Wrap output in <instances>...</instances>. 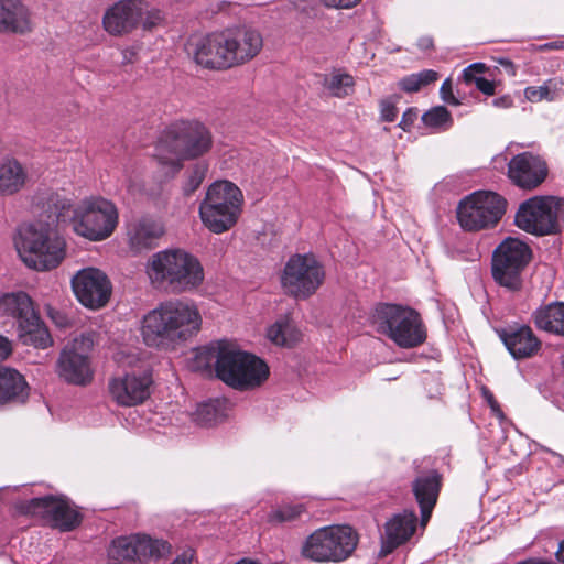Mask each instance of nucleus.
Masks as SVG:
<instances>
[{"instance_id":"56","label":"nucleus","mask_w":564,"mask_h":564,"mask_svg":"<svg viewBox=\"0 0 564 564\" xmlns=\"http://www.w3.org/2000/svg\"><path fill=\"white\" fill-rule=\"evenodd\" d=\"M555 555L560 562L564 563V540L562 542H560L558 549H557Z\"/></svg>"},{"instance_id":"11","label":"nucleus","mask_w":564,"mask_h":564,"mask_svg":"<svg viewBox=\"0 0 564 564\" xmlns=\"http://www.w3.org/2000/svg\"><path fill=\"white\" fill-rule=\"evenodd\" d=\"M507 200L490 191H478L466 196L457 207L462 228L478 231L495 227L506 213Z\"/></svg>"},{"instance_id":"35","label":"nucleus","mask_w":564,"mask_h":564,"mask_svg":"<svg viewBox=\"0 0 564 564\" xmlns=\"http://www.w3.org/2000/svg\"><path fill=\"white\" fill-rule=\"evenodd\" d=\"M564 82L562 78L554 77L545 80L541 86H529L524 89V97L530 102H540L542 100L553 101L557 98Z\"/></svg>"},{"instance_id":"42","label":"nucleus","mask_w":564,"mask_h":564,"mask_svg":"<svg viewBox=\"0 0 564 564\" xmlns=\"http://www.w3.org/2000/svg\"><path fill=\"white\" fill-rule=\"evenodd\" d=\"M441 98L449 105L457 106L459 105L458 99L453 94L452 83L449 79L443 82L440 89Z\"/></svg>"},{"instance_id":"25","label":"nucleus","mask_w":564,"mask_h":564,"mask_svg":"<svg viewBox=\"0 0 564 564\" xmlns=\"http://www.w3.org/2000/svg\"><path fill=\"white\" fill-rule=\"evenodd\" d=\"M163 234L164 226L159 219L143 216L128 225L129 247L135 253L152 249Z\"/></svg>"},{"instance_id":"8","label":"nucleus","mask_w":564,"mask_h":564,"mask_svg":"<svg viewBox=\"0 0 564 564\" xmlns=\"http://www.w3.org/2000/svg\"><path fill=\"white\" fill-rule=\"evenodd\" d=\"M358 540V533L350 525L323 527L306 538L302 554L317 563H339L354 553Z\"/></svg>"},{"instance_id":"33","label":"nucleus","mask_w":564,"mask_h":564,"mask_svg":"<svg viewBox=\"0 0 564 564\" xmlns=\"http://www.w3.org/2000/svg\"><path fill=\"white\" fill-rule=\"evenodd\" d=\"M26 180L24 169L17 160H7L0 165V193L13 194L20 191Z\"/></svg>"},{"instance_id":"15","label":"nucleus","mask_w":564,"mask_h":564,"mask_svg":"<svg viewBox=\"0 0 564 564\" xmlns=\"http://www.w3.org/2000/svg\"><path fill=\"white\" fill-rule=\"evenodd\" d=\"M93 348L90 336L82 335L67 344L61 351L57 372L65 381L86 384L93 377L89 352Z\"/></svg>"},{"instance_id":"39","label":"nucleus","mask_w":564,"mask_h":564,"mask_svg":"<svg viewBox=\"0 0 564 564\" xmlns=\"http://www.w3.org/2000/svg\"><path fill=\"white\" fill-rule=\"evenodd\" d=\"M208 171V165L205 162L195 163L188 171L183 185L185 195L194 193L203 183Z\"/></svg>"},{"instance_id":"3","label":"nucleus","mask_w":564,"mask_h":564,"mask_svg":"<svg viewBox=\"0 0 564 564\" xmlns=\"http://www.w3.org/2000/svg\"><path fill=\"white\" fill-rule=\"evenodd\" d=\"M196 359L198 366L208 367L214 361L216 377L239 391L260 387L270 373L261 358L226 340L203 347L196 354Z\"/></svg>"},{"instance_id":"30","label":"nucleus","mask_w":564,"mask_h":564,"mask_svg":"<svg viewBox=\"0 0 564 564\" xmlns=\"http://www.w3.org/2000/svg\"><path fill=\"white\" fill-rule=\"evenodd\" d=\"M532 318L539 329L564 337V302L540 306Z\"/></svg>"},{"instance_id":"34","label":"nucleus","mask_w":564,"mask_h":564,"mask_svg":"<svg viewBox=\"0 0 564 564\" xmlns=\"http://www.w3.org/2000/svg\"><path fill=\"white\" fill-rule=\"evenodd\" d=\"M267 336L275 345L291 347L300 340L301 333L289 316H282L268 328Z\"/></svg>"},{"instance_id":"47","label":"nucleus","mask_w":564,"mask_h":564,"mask_svg":"<svg viewBox=\"0 0 564 564\" xmlns=\"http://www.w3.org/2000/svg\"><path fill=\"white\" fill-rule=\"evenodd\" d=\"M327 7L350 9L357 6L361 0H323Z\"/></svg>"},{"instance_id":"10","label":"nucleus","mask_w":564,"mask_h":564,"mask_svg":"<svg viewBox=\"0 0 564 564\" xmlns=\"http://www.w3.org/2000/svg\"><path fill=\"white\" fill-rule=\"evenodd\" d=\"M531 250L523 241L508 237L494 251L491 273L495 282L510 292H519Z\"/></svg>"},{"instance_id":"50","label":"nucleus","mask_w":564,"mask_h":564,"mask_svg":"<svg viewBox=\"0 0 564 564\" xmlns=\"http://www.w3.org/2000/svg\"><path fill=\"white\" fill-rule=\"evenodd\" d=\"M139 47L131 46L122 51V63L130 64L133 63L134 57L137 56Z\"/></svg>"},{"instance_id":"7","label":"nucleus","mask_w":564,"mask_h":564,"mask_svg":"<svg viewBox=\"0 0 564 564\" xmlns=\"http://www.w3.org/2000/svg\"><path fill=\"white\" fill-rule=\"evenodd\" d=\"M66 219L73 230L91 241L108 238L118 225V210L113 203L102 197H89L66 209Z\"/></svg>"},{"instance_id":"27","label":"nucleus","mask_w":564,"mask_h":564,"mask_svg":"<svg viewBox=\"0 0 564 564\" xmlns=\"http://www.w3.org/2000/svg\"><path fill=\"white\" fill-rule=\"evenodd\" d=\"M441 489V476L437 471H430L417 476L412 490L421 510V523L425 525L434 509Z\"/></svg>"},{"instance_id":"6","label":"nucleus","mask_w":564,"mask_h":564,"mask_svg":"<svg viewBox=\"0 0 564 564\" xmlns=\"http://www.w3.org/2000/svg\"><path fill=\"white\" fill-rule=\"evenodd\" d=\"M373 323L380 334L401 348L417 347L426 339L420 314L409 306L379 304L373 313Z\"/></svg>"},{"instance_id":"51","label":"nucleus","mask_w":564,"mask_h":564,"mask_svg":"<svg viewBox=\"0 0 564 564\" xmlns=\"http://www.w3.org/2000/svg\"><path fill=\"white\" fill-rule=\"evenodd\" d=\"M539 51L564 50V40L552 41L538 46Z\"/></svg>"},{"instance_id":"44","label":"nucleus","mask_w":564,"mask_h":564,"mask_svg":"<svg viewBox=\"0 0 564 564\" xmlns=\"http://www.w3.org/2000/svg\"><path fill=\"white\" fill-rule=\"evenodd\" d=\"M414 74L419 80L421 88L437 79V73L432 69H424Z\"/></svg>"},{"instance_id":"20","label":"nucleus","mask_w":564,"mask_h":564,"mask_svg":"<svg viewBox=\"0 0 564 564\" xmlns=\"http://www.w3.org/2000/svg\"><path fill=\"white\" fill-rule=\"evenodd\" d=\"M144 9V0H119L105 12L104 28L112 35L130 33L140 24Z\"/></svg>"},{"instance_id":"4","label":"nucleus","mask_w":564,"mask_h":564,"mask_svg":"<svg viewBox=\"0 0 564 564\" xmlns=\"http://www.w3.org/2000/svg\"><path fill=\"white\" fill-rule=\"evenodd\" d=\"M213 145L209 129L196 120L171 123L162 132L155 145V158L167 177H173L183 167L184 160L207 153Z\"/></svg>"},{"instance_id":"29","label":"nucleus","mask_w":564,"mask_h":564,"mask_svg":"<svg viewBox=\"0 0 564 564\" xmlns=\"http://www.w3.org/2000/svg\"><path fill=\"white\" fill-rule=\"evenodd\" d=\"M204 200L213 203L214 208L220 206L239 217L242 193L234 183L218 181L209 186Z\"/></svg>"},{"instance_id":"22","label":"nucleus","mask_w":564,"mask_h":564,"mask_svg":"<svg viewBox=\"0 0 564 564\" xmlns=\"http://www.w3.org/2000/svg\"><path fill=\"white\" fill-rule=\"evenodd\" d=\"M224 36L231 67L251 61L263 46L262 35L253 29H227Z\"/></svg>"},{"instance_id":"17","label":"nucleus","mask_w":564,"mask_h":564,"mask_svg":"<svg viewBox=\"0 0 564 564\" xmlns=\"http://www.w3.org/2000/svg\"><path fill=\"white\" fill-rule=\"evenodd\" d=\"M170 549L164 540L132 534L115 539L108 549V556L116 561H142L163 557L170 553Z\"/></svg>"},{"instance_id":"49","label":"nucleus","mask_w":564,"mask_h":564,"mask_svg":"<svg viewBox=\"0 0 564 564\" xmlns=\"http://www.w3.org/2000/svg\"><path fill=\"white\" fill-rule=\"evenodd\" d=\"M12 352L11 341L3 335H0V359H6Z\"/></svg>"},{"instance_id":"55","label":"nucleus","mask_w":564,"mask_h":564,"mask_svg":"<svg viewBox=\"0 0 564 564\" xmlns=\"http://www.w3.org/2000/svg\"><path fill=\"white\" fill-rule=\"evenodd\" d=\"M489 403H490V406H491V410L497 414V416L499 417H502L503 414L502 412L500 411L497 402L494 400L492 395H490V398L488 399Z\"/></svg>"},{"instance_id":"1","label":"nucleus","mask_w":564,"mask_h":564,"mask_svg":"<svg viewBox=\"0 0 564 564\" xmlns=\"http://www.w3.org/2000/svg\"><path fill=\"white\" fill-rule=\"evenodd\" d=\"M66 209H69V200L52 193L43 204L46 219L20 226L15 247L29 268L36 271L51 270L65 258L66 242L54 227L59 221H66Z\"/></svg>"},{"instance_id":"40","label":"nucleus","mask_w":564,"mask_h":564,"mask_svg":"<svg viewBox=\"0 0 564 564\" xmlns=\"http://www.w3.org/2000/svg\"><path fill=\"white\" fill-rule=\"evenodd\" d=\"M162 21V12L158 9L148 10V4L145 3V9L140 20L143 30L151 31L152 29L158 26Z\"/></svg>"},{"instance_id":"9","label":"nucleus","mask_w":564,"mask_h":564,"mask_svg":"<svg viewBox=\"0 0 564 564\" xmlns=\"http://www.w3.org/2000/svg\"><path fill=\"white\" fill-rule=\"evenodd\" d=\"M0 313L17 322L19 339L24 345L46 349L53 345L48 329L35 312L31 297L22 291L6 293L0 297Z\"/></svg>"},{"instance_id":"19","label":"nucleus","mask_w":564,"mask_h":564,"mask_svg":"<svg viewBox=\"0 0 564 564\" xmlns=\"http://www.w3.org/2000/svg\"><path fill=\"white\" fill-rule=\"evenodd\" d=\"M224 31L209 33L205 36L192 40L187 44V52L197 65L209 69L230 68V59L227 53Z\"/></svg>"},{"instance_id":"31","label":"nucleus","mask_w":564,"mask_h":564,"mask_svg":"<svg viewBox=\"0 0 564 564\" xmlns=\"http://www.w3.org/2000/svg\"><path fill=\"white\" fill-rule=\"evenodd\" d=\"M210 202L203 200L199 206V215L203 224L213 232L221 234L230 229L238 216L220 206L212 207Z\"/></svg>"},{"instance_id":"53","label":"nucleus","mask_w":564,"mask_h":564,"mask_svg":"<svg viewBox=\"0 0 564 564\" xmlns=\"http://www.w3.org/2000/svg\"><path fill=\"white\" fill-rule=\"evenodd\" d=\"M417 46L422 51H427V50L432 48L433 47V40H432V37L423 36V37L419 39Z\"/></svg>"},{"instance_id":"14","label":"nucleus","mask_w":564,"mask_h":564,"mask_svg":"<svg viewBox=\"0 0 564 564\" xmlns=\"http://www.w3.org/2000/svg\"><path fill=\"white\" fill-rule=\"evenodd\" d=\"M18 510L24 514L39 516L63 532L72 531L80 524L82 516L65 497L44 496L21 501Z\"/></svg>"},{"instance_id":"28","label":"nucleus","mask_w":564,"mask_h":564,"mask_svg":"<svg viewBox=\"0 0 564 564\" xmlns=\"http://www.w3.org/2000/svg\"><path fill=\"white\" fill-rule=\"evenodd\" d=\"M29 397L28 383L17 370L0 367V406L22 403Z\"/></svg>"},{"instance_id":"18","label":"nucleus","mask_w":564,"mask_h":564,"mask_svg":"<svg viewBox=\"0 0 564 564\" xmlns=\"http://www.w3.org/2000/svg\"><path fill=\"white\" fill-rule=\"evenodd\" d=\"M152 375L148 370L130 371L115 377L109 382V393L121 406H135L150 397Z\"/></svg>"},{"instance_id":"23","label":"nucleus","mask_w":564,"mask_h":564,"mask_svg":"<svg viewBox=\"0 0 564 564\" xmlns=\"http://www.w3.org/2000/svg\"><path fill=\"white\" fill-rule=\"evenodd\" d=\"M498 335L516 360L531 358L541 349V341L529 325H509L498 330Z\"/></svg>"},{"instance_id":"24","label":"nucleus","mask_w":564,"mask_h":564,"mask_svg":"<svg viewBox=\"0 0 564 564\" xmlns=\"http://www.w3.org/2000/svg\"><path fill=\"white\" fill-rule=\"evenodd\" d=\"M416 514L414 511L404 510L390 518L381 535L380 555L392 553L398 546L404 544L413 535L416 529Z\"/></svg>"},{"instance_id":"12","label":"nucleus","mask_w":564,"mask_h":564,"mask_svg":"<svg viewBox=\"0 0 564 564\" xmlns=\"http://www.w3.org/2000/svg\"><path fill=\"white\" fill-rule=\"evenodd\" d=\"M561 206V200L553 196L531 197L520 204L514 223L520 229L535 236L555 234Z\"/></svg>"},{"instance_id":"52","label":"nucleus","mask_w":564,"mask_h":564,"mask_svg":"<svg viewBox=\"0 0 564 564\" xmlns=\"http://www.w3.org/2000/svg\"><path fill=\"white\" fill-rule=\"evenodd\" d=\"M492 105L497 108H509L512 105V100L509 96H502L495 98Z\"/></svg>"},{"instance_id":"54","label":"nucleus","mask_w":564,"mask_h":564,"mask_svg":"<svg viewBox=\"0 0 564 564\" xmlns=\"http://www.w3.org/2000/svg\"><path fill=\"white\" fill-rule=\"evenodd\" d=\"M192 556L184 553L181 556H177L171 564H191Z\"/></svg>"},{"instance_id":"21","label":"nucleus","mask_w":564,"mask_h":564,"mask_svg":"<svg viewBox=\"0 0 564 564\" xmlns=\"http://www.w3.org/2000/svg\"><path fill=\"white\" fill-rule=\"evenodd\" d=\"M547 175L544 160L530 152L513 156L508 164V176L517 186L524 189L538 187Z\"/></svg>"},{"instance_id":"45","label":"nucleus","mask_w":564,"mask_h":564,"mask_svg":"<svg viewBox=\"0 0 564 564\" xmlns=\"http://www.w3.org/2000/svg\"><path fill=\"white\" fill-rule=\"evenodd\" d=\"M474 83L477 89L484 93L485 95L491 96L495 94V83L492 80L486 79L485 77L480 76L479 78H476Z\"/></svg>"},{"instance_id":"16","label":"nucleus","mask_w":564,"mask_h":564,"mask_svg":"<svg viewBox=\"0 0 564 564\" xmlns=\"http://www.w3.org/2000/svg\"><path fill=\"white\" fill-rule=\"evenodd\" d=\"M72 289L78 302L90 310L104 307L111 295V282L99 269L84 268L72 278Z\"/></svg>"},{"instance_id":"37","label":"nucleus","mask_w":564,"mask_h":564,"mask_svg":"<svg viewBox=\"0 0 564 564\" xmlns=\"http://www.w3.org/2000/svg\"><path fill=\"white\" fill-rule=\"evenodd\" d=\"M354 78L349 74L333 73L324 79L325 89L335 97L343 98L352 91Z\"/></svg>"},{"instance_id":"48","label":"nucleus","mask_w":564,"mask_h":564,"mask_svg":"<svg viewBox=\"0 0 564 564\" xmlns=\"http://www.w3.org/2000/svg\"><path fill=\"white\" fill-rule=\"evenodd\" d=\"M381 116H382V119L387 122L394 121L397 118L395 107L389 102L382 104Z\"/></svg>"},{"instance_id":"5","label":"nucleus","mask_w":564,"mask_h":564,"mask_svg":"<svg viewBox=\"0 0 564 564\" xmlns=\"http://www.w3.org/2000/svg\"><path fill=\"white\" fill-rule=\"evenodd\" d=\"M147 273L152 284L172 293L191 292L204 281L202 263L183 249L155 252L148 261Z\"/></svg>"},{"instance_id":"43","label":"nucleus","mask_w":564,"mask_h":564,"mask_svg":"<svg viewBox=\"0 0 564 564\" xmlns=\"http://www.w3.org/2000/svg\"><path fill=\"white\" fill-rule=\"evenodd\" d=\"M399 86L406 93H414L421 89L415 74L408 75L399 82Z\"/></svg>"},{"instance_id":"36","label":"nucleus","mask_w":564,"mask_h":564,"mask_svg":"<svg viewBox=\"0 0 564 564\" xmlns=\"http://www.w3.org/2000/svg\"><path fill=\"white\" fill-rule=\"evenodd\" d=\"M422 121L436 133L449 130L454 123L451 112L444 106H435L424 112Z\"/></svg>"},{"instance_id":"41","label":"nucleus","mask_w":564,"mask_h":564,"mask_svg":"<svg viewBox=\"0 0 564 564\" xmlns=\"http://www.w3.org/2000/svg\"><path fill=\"white\" fill-rule=\"evenodd\" d=\"M485 64L474 63L464 68L463 77L466 83H474L476 78H479L485 70Z\"/></svg>"},{"instance_id":"32","label":"nucleus","mask_w":564,"mask_h":564,"mask_svg":"<svg viewBox=\"0 0 564 564\" xmlns=\"http://www.w3.org/2000/svg\"><path fill=\"white\" fill-rule=\"evenodd\" d=\"M229 402L225 399H213L198 404L193 414V420L200 426H212L227 417Z\"/></svg>"},{"instance_id":"2","label":"nucleus","mask_w":564,"mask_h":564,"mask_svg":"<svg viewBox=\"0 0 564 564\" xmlns=\"http://www.w3.org/2000/svg\"><path fill=\"white\" fill-rule=\"evenodd\" d=\"M200 324L199 311L193 302L171 299L144 315L141 335L150 347L171 349L197 333Z\"/></svg>"},{"instance_id":"38","label":"nucleus","mask_w":564,"mask_h":564,"mask_svg":"<svg viewBox=\"0 0 564 564\" xmlns=\"http://www.w3.org/2000/svg\"><path fill=\"white\" fill-rule=\"evenodd\" d=\"M305 511L303 503H286L280 506L275 510H272L268 516V520L269 522L276 524L290 522L300 518Z\"/></svg>"},{"instance_id":"46","label":"nucleus","mask_w":564,"mask_h":564,"mask_svg":"<svg viewBox=\"0 0 564 564\" xmlns=\"http://www.w3.org/2000/svg\"><path fill=\"white\" fill-rule=\"evenodd\" d=\"M416 116H417V112L415 109H411V108L408 109L403 113L399 126L405 131L409 130L411 128V126L413 124L414 120L416 119Z\"/></svg>"},{"instance_id":"13","label":"nucleus","mask_w":564,"mask_h":564,"mask_svg":"<svg viewBox=\"0 0 564 564\" xmlns=\"http://www.w3.org/2000/svg\"><path fill=\"white\" fill-rule=\"evenodd\" d=\"M325 271L313 254H294L283 269L281 283L286 293L307 299L322 285Z\"/></svg>"},{"instance_id":"26","label":"nucleus","mask_w":564,"mask_h":564,"mask_svg":"<svg viewBox=\"0 0 564 564\" xmlns=\"http://www.w3.org/2000/svg\"><path fill=\"white\" fill-rule=\"evenodd\" d=\"M32 30L31 11L22 0H0V32L22 35Z\"/></svg>"}]
</instances>
